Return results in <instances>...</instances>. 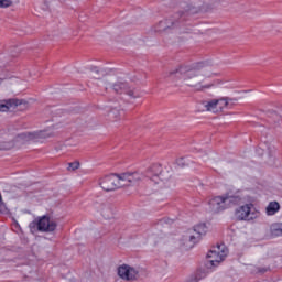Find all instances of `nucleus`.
I'll return each instance as SVG.
<instances>
[{"label": "nucleus", "mask_w": 282, "mask_h": 282, "mask_svg": "<svg viewBox=\"0 0 282 282\" xmlns=\"http://www.w3.org/2000/svg\"><path fill=\"white\" fill-rule=\"evenodd\" d=\"M218 113L228 107V98L216 99Z\"/></svg>", "instance_id": "nucleus-19"}, {"label": "nucleus", "mask_w": 282, "mask_h": 282, "mask_svg": "<svg viewBox=\"0 0 282 282\" xmlns=\"http://www.w3.org/2000/svg\"><path fill=\"white\" fill-rule=\"evenodd\" d=\"M95 210L104 217V219H113V206L111 204L97 203L95 204Z\"/></svg>", "instance_id": "nucleus-12"}, {"label": "nucleus", "mask_w": 282, "mask_h": 282, "mask_svg": "<svg viewBox=\"0 0 282 282\" xmlns=\"http://www.w3.org/2000/svg\"><path fill=\"white\" fill-rule=\"evenodd\" d=\"M243 204V196L240 194H226L224 196H216L209 200L210 213H221L230 206H237Z\"/></svg>", "instance_id": "nucleus-3"}, {"label": "nucleus", "mask_w": 282, "mask_h": 282, "mask_svg": "<svg viewBox=\"0 0 282 282\" xmlns=\"http://www.w3.org/2000/svg\"><path fill=\"white\" fill-rule=\"evenodd\" d=\"M107 80L111 82V80H112V77H109Z\"/></svg>", "instance_id": "nucleus-27"}, {"label": "nucleus", "mask_w": 282, "mask_h": 282, "mask_svg": "<svg viewBox=\"0 0 282 282\" xmlns=\"http://www.w3.org/2000/svg\"><path fill=\"white\" fill-rule=\"evenodd\" d=\"M197 237L193 231H187L180 240V246L183 247L184 250H191V248L195 247L197 243Z\"/></svg>", "instance_id": "nucleus-13"}, {"label": "nucleus", "mask_w": 282, "mask_h": 282, "mask_svg": "<svg viewBox=\"0 0 282 282\" xmlns=\"http://www.w3.org/2000/svg\"><path fill=\"white\" fill-rule=\"evenodd\" d=\"M271 237H282V223H273L269 227Z\"/></svg>", "instance_id": "nucleus-18"}, {"label": "nucleus", "mask_w": 282, "mask_h": 282, "mask_svg": "<svg viewBox=\"0 0 282 282\" xmlns=\"http://www.w3.org/2000/svg\"><path fill=\"white\" fill-rule=\"evenodd\" d=\"M186 14H193V10L191 9V7H188V9H186Z\"/></svg>", "instance_id": "nucleus-26"}, {"label": "nucleus", "mask_w": 282, "mask_h": 282, "mask_svg": "<svg viewBox=\"0 0 282 282\" xmlns=\"http://www.w3.org/2000/svg\"><path fill=\"white\" fill-rule=\"evenodd\" d=\"M109 119L112 120V122H116V120L118 119V116H120V111L119 110H111L109 113Z\"/></svg>", "instance_id": "nucleus-20"}, {"label": "nucleus", "mask_w": 282, "mask_h": 282, "mask_svg": "<svg viewBox=\"0 0 282 282\" xmlns=\"http://www.w3.org/2000/svg\"><path fill=\"white\" fill-rule=\"evenodd\" d=\"M45 138H52V132L47 131H34V132H22L20 134H6L0 141V151H8L14 149V147H23L28 142H41Z\"/></svg>", "instance_id": "nucleus-2"}, {"label": "nucleus", "mask_w": 282, "mask_h": 282, "mask_svg": "<svg viewBox=\"0 0 282 282\" xmlns=\"http://www.w3.org/2000/svg\"><path fill=\"white\" fill-rule=\"evenodd\" d=\"M118 276L123 281H135V279H138V270L130 265L122 264L118 268Z\"/></svg>", "instance_id": "nucleus-10"}, {"label": "nucleus", "mask_w": 282, "mask_h": 282, "mask_svg": "<svg viewBox=\"0 0 282 282\" xmlns=\"http://www.w3.org/2000/svg\"><path fill=\"white\" fill-rule=\"evenodd\" d=\"M58 225L47 216H43L39 219L30 223L29 228L31 232H54Z\"/></svg>", "instance_id": "nucleus-6"}, {"label": "nucleus", "mask_w": 282, "mask_h": 282, "mask_svg": "<svg viewBox=\"0 0 282 282\" xmlns=\"http://www.w3.org/2000/svg\"><path fill=\"white\" fill-rule=\"evenodd\" d=\"M152 182H155L156 184H160V176L159 175H154L151 178Z\"/></svg>", "instance_id": "nucleus-25"}, {"label": "nucleus", "mask_w": 282, "mask_h": 282, "mask_svg": "<svg viewBox=\"0 0 282 282\" xmlns=\"http://www.w3.org/2000/svg\"><path fill=\"white\" fill-rule=\"evenodd\" d=\"M19 102L14 99L0 100V111H10V109L18 107Z\"/></svg>", "instance_id": "nucleus-16"}, {"label": "nucleus", "mask_w": 282, "mask_h": 282, "mask_svg": "<svg viewBox=\"0 0 282 282\" xmlns=\"http://www.w3.org/2000/svg\"><path fill=\"white\" fill-rule=\"evenodd\" d=\"M100 187L106 191H117V188H122L120 183V174H111L100 180Z\"/></svg>", "instance_id": "nucleus-9"}, {"label": "nucleus", "mask_w": 282, "mask_h": 282, "mask_svg": "<svg viewBox=\"0 0 282 282\" xmlns=\"http://www.w3.org/2000/svg\"><path fill=\"white\" fill-rule=\"evenodd\" d=\"M2 199H1V194H0V204H1Z\"/></svg>", "instance_id": "nucleus-28"}, {"label": "nucleus", "mask_w": 282, "mask_h": 282, "mask_svg": "<svg viewBox=\"0 0 282 282\" xmlns=\"http://www.w3.org/2000/svg\"><path fill=\"white\" fill-rule=\"evenodd\" d=\"M91 73L94 75V78H100V77H98V74H102V70H99L98 67H93Z\"/></svg>", "instance_id": "nucleus-23"}, {"label": "nucleus", "mask_w": 282, "mask_h": 282, "mask_svg": "<svg viewBox=\"0 0 282 282\" xmlns=\"http://www.w3.org/2000/svg\"><path fill=\"white\" fill-rule=\"evenodd\" d=\"M169 78H181L184 85L187 87H193L196 91H204V89H210L213 85H204V80L210 75H206V68L202 67H178L169 73Z\"/></svg>", "instance_id": "nucleus-1"}, {"label": "nucleus", "mask_w": 282, "mask_h": 282, "mask_svg": "<svg viewBox=\"0 0 282 282\" xmlns=\"http://www.w3.org/2000/svg\"><path fill=\"white\" fill-rule=\"evenodd\" d=\"M204 109L203 111H210L212 113H219L217 108V99L206 100L202 102Z\"/></svg>", "instance_id": "nucleus-15"}, {"label": "nucleus", "mask_w": 282, "mask_h": 282, "mask_svg": "<svg viewBox=\"0 0 282 282\" xmlns=\"http://www.w3.org/2000/svg\"><path fill=\"white\" fill-rule=\"evenodd\" d=\"M110 87L115 94H126V96H130V98H140V95L135 94L131 86H129L128 83L122 79H117L116 82L111 83Z\"/></svg>", "instance_id": "nucleus-8"}, {"label": "nucleus", "mask_w": 282, "mask_h": 282, "mask_svg": "<svg viewBox=\"0 0 282 282\" xmlns=\"http://www.w3.org/2000/svg\"><path fill=\"white\" fill-rule=\"evenodd\" d=\"M121 188L124 186H140L142 180H144V174L141 172H123L119 174Z\"/></svg>", "instance_id": "nucleus-7"}, {"label": "nucleus", "mask_w": 282, "mask_h": 282, "mask_svg": "<svg viewBox=\"0 0 282 282\" xmlns=\"http://www.w3.org/2000/svg\"><path fill=\"white\" fill-rule=\"evenodd\" d=\"M188 231L195 235L196 241H199L200 237H203V235H206V232H208V227H206V224H199V225H196L193 229H189Z\"/></svg>", "instance_id": "nucleus-14"}, {"label": "nucleus", "mask_w": 282, "mask_h": 282, "mask_svg": "<svg viewBox=\"0 0 282 282\" xmlns=\"http://www.w3.org/2000/svg\"><path fill=\"white\" fill-rule=\"evenodd\" d=\"M228 257V248L226 245H217L207 253L206 268H217Z\"/></svg>", "instance_id": "nucleus-4"}, {"label": "nucleus", "mask_w": 282, "mask_h": 282, "mask_svg": "<svg viewBox=\"0 0 282 282\" xmlns=\"http://www.w3.org/2000/svg\"><path fill=\"white\" fill-rule=\"evenodd\" d=\"M260 215L261 213L254 208L252 203L241 205L235 210L238 221H254V219H259Z\"/></svg>", "instance_id": "nucleus-5"}, {"label": "nucleus", "mask_w": 282, "mask_h": 282, "mask_svg": "<svg viewBox=\"0 0 282 282\" xmlns=\"http://www.w3.org/2000/svg\"><path fill=\"white\" fill-rule=\"evenodd\" d=\"M184 21V18L182 17V13H176L173 19L171 20H163L158 25L154 26V32H164L169 30L172 25H175L177 21Z\"/></svg>", "instance_id": "nucleus-11"}, {"label": "nucleus", "mask_w": 282, "mask_h": 282, "mask_svg": "<svg viewBox=\"0 0 282 282\" xmlns=\"http://www.w3.org/2000/svg\"><path fill=\"white\" fill-rule=\"evenodd\" d=\"M206 273H198L196 276V281H202V279H205Z\"/></svg>", "instance_id": "nucleus-24"}, {"label": "nucleus", "mask_w": 282, "mask_h": 282, "mask_svg": "<svg viewBox=\"0 0 282 282\" xmlns=\"http://www.w3.org/2000/svg\"><path fill=\"white\" fill-rule=\"evenodd\" d=\"M14 4V0H0V8H11Z\"/></svg>", "instance_id": "nucleus-21"}, {"label": "nucleus", "mask_w": 282, "mask_h": 282, "mask_svg": "<svg viewBox=\"0 0 282 282\" xmlns=\"http://www.w3.org/2000/svg\"><path fill=\"white\" fill-rule=\"evenodd\" d=\"M79 166H80V163L78 161H75L68 164V171H76L79 169Z\"/></svg>", "instance_id": "nucleus-22"}, {"label": "nucleus", "mask_w": 282, "mask_h": 282, "mask_svg": "<svg viewBox=\"0 0 282 282\" xmlns=\"http://www.w3.org/2000/svg\"><path fill=\"white\" fill-rule=\"evenodd\" d=\"M281 210V205L279 202H270L269 205L265 208V213L269 217H272V215H276V213Z\"/></svg>", "instance_id": "nucleus-17"}]
</instances>
